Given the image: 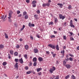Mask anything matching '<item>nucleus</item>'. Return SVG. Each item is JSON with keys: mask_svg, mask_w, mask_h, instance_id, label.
Segmentation results:
<instances>
[{"mask_svg": "<svg viewBox=\"0 0 79 79\" xmlns=\"http://www.w3.org/2000/svg\"><path fill=\"white\" fill-rule=\"evenodd\" d=\"M13 13V11L11 10L9 11V17H8V18L9 19L8 21L9 23H11V21H12L11 19V18L12 17V15Z\"/></svg>", "mask_w": 79, "mask_h": 79, "instance_id": "f257e3e1", "label": "nucleus"}, {"mask_svg": "<svg viewBox=\"0 0 79 79\" xmlns=\"http://www.w3.org/2000/svg\"><path fill=\"white\" fill-rule=\"evenodd\" d=\"M50 3H49V2L46 3H43L42 4V6L43 7H45L46 6H50Z\"/></svg>", "mask_w": 79, "mask_h": 79, "instance_id": "f03ea898", "label": "nucleus"}, {"mask_svg": "<svg viewBox=\"0 0 79 79\" xmlns=\"http://www.w3.org/2000/svg\"><path fill=\"white\" fill-rule=\"evenodd\" d=\"M59 17L60 19H62V20H63L64 18H66V16L65 15L63 16L61 15H59Z\"/></svg>", "mask_w": 79, "mask_h": 79, "instance_id": "7ed1b4c3", "label": "nucleus"}, {"mask_svg": "<svg viewBox=\"0 0 79 79\" xmlns=\"http://www.w3.org/2000/svg\"><path fill=\"white\" fill-rule=\"evenodd\" d=\"M48 46L52 48V49H55V46L54 45L50 44L48 45Z\"/></svg>", "mask_w": 79, "mask_h": 79, "instance_id": "20e7f679", "label": "nucleus"}, {"mask_svg": "<svg viewBox=\"0 0 79 79\" xmlns=\"http://www.w3.org/2000/svg\"><path fill=\"white\" fill-rule=\"evenodd\" d=\"M55 69H56L55 67L53 66L52 68V69H51L49 70V71L50 72V73H53V72L54 71H55Z\"/></svg>", "mask_w": 79, "mask_h": 79, "instance_id": "39448f33", "label": "nucleus"}, {"mask_svg": "<svg viewBox=\"0 0 79 79\" xmlns=\"http://www.w3.org/2000/svg\"><path fill=\"white\" fill-rule=\"evenodd\" d=\"M28 26L29 27H34V26H35V25L33 23H31L29 22L28 23Z\"/></svg>", "mask_w": 79, "mask_h": 79, "instance_id": "423d86ee", "label": "nucleus"}, {"mask_svg": "<svg viewBox=\"0 0 79 79\" xmlns=\"http://www.w3.org/2000/svg\"><path fill=\"white\" fill-rule=\"evenodd\" d=\"M18 63H16L15 66H14V67H15V68H16V70H18V67H19V66H18Z\"/></svg>", "mask_w": 79, "mask_h": 79, "instance_id": "0eeeda50", "label": "nucleus"}, {"mask_svg": "<svg viewBox=\"0 0 79 79\" xmlns=\"http://www.w3.org/2000/svg\"><path fill=\"white\" fill-rule=\"evenodd\" d=\"M60 53H63L62 54L63 56H61V58H63L64 57V50H63L62 51H61L60 52Z\"/></svg>", "mask_w": 79, "mask_h": 79, "instance_id": "6e6552de", "label": "nucleus"}, {"mask_svg": "<svg viewBox=\"0 0 79 79\" xmlns=\"http://www.w3.org/2000/svg\"><path fill=\"white\" fill-rule=\"evenodd\" d=\"M33 52L35 53H37L39 52V50L37 48H35L33 50Z\"/></svg>", "mask_w": 79, "mask_h": 79, "instance_id": "1a4fd4ad", "label": "nucleus"}, {"mask_svg": "<svg viewBox=\"0 0 79 79\" xmlns=\"http://www.w3.org/2000/svg\"><path fill=\"white\" fill-rule=\"evenodd\" d=\"M57 5L60 6L59 7L61 8H62L63 6V4L62 3H58Z\"/></svg>", "mask_w": 79, "mask_h": 79, "instance_id": "9d476101", "label": "nucleus"}, {"mask_svg": "<svg viewBox=\"0 0 79 79\" xmlns=\"http://www.w3.org/2000/svg\"><path fill=\"white\" fill-rule=\"evenodd\" d=\"M66 67L68 69H69L71 68V65H70L69 64H67L66 65Z\"/></svg>", "mask_w": 79, "mask_h": 79, "instance_id": "9b49d317", "label": "nucleus"}, {"mask_svg": "<svg viewBox=\"0 0 79 79\" xmlns=\"http://www.w3.org/2000/svg\"><path fill=\"white\" fill-rule=\"evenodd\" d=\"M19 61L20 63H21L22 64H23V59L21 58V59H19Z\"/></svg>", "mask_w": 79, "mask_h": 79, "instance_id": "f8f14e48", "label": "nucleus"}, {"mask_svg": "<svg viewBox=\"0 0 79 79\" xmlns=\"http://www.w3.org/2000/svg\"><path fill=\"white\" fill-rule=\"evenodd\" d=\"M38 60L39 61H42L43 60V58L41 57H39Z\"/></svg>", "mask_w": 79, "mask_h": 79, "instance_id": "ddd939ff", "label": "nucleus"}, {"mask_svg": "<svg viewBox=\"0 0 79 79\" xmlns=\"http://www.w3.org/2000/svg\"><path fill=\"white\" fill-rule=\"evenodd\" d=\"M4 35H5V37L6 39H8V35L6 33H4Z\"/></svg>", "mask_w": 79, "mask_h": 79, "instance_id": "4468645a", "label": "nucleus"}, {"mask_svg": "<svg viewBox=\"0 0 79 79\" xmlns=\"http://www.w3.org/2000/svg\"><path fill=\"white\" fill-rule=\"evenodd\" d=\"M10 53L11 55H13L14 53V51L13 50H10Z\"/></svg>", "mask_w": 79, "mask_h": 79, "instance_id": "2eb2a0df", "label": "nucleus"}, {"mask_svg": "<svg viewBox=\"0 0 79 79\" xmlns=\"http://www.w3.org/2000/svg\"><path fill=\"white\" fill-rule=\"evenodd\" d=\"M25 48L26 50H28L29 48V46L27 45H26L25 46Z\"/></svg>", "mask_w": 79, "mask_h": 79, "instance_id": "dca6fc26", "label": "nucleus"}, {"mask_svg": "<svg viewBox=\"0 0 79 79\" xmlns=\"http://www.w3.org/2000/svg\"><path fill=\"white\" fill-rule=\"evenodd\" d=\"M33 61L34 62H36L37 61V58L34 57L33 59Z\"/></svg>", "mask_w": 79, "mask_h": 79, "instance_id": "f3484780", "label": "nucleus"}, {"mask_svg": "<svg viewBox=\"0 0 79 79\" xmlns=\"http://www.w3.org/2000/svg\"><path fill=\"white\" fill-rule=\"evenodd\" d=\"M4 48V45L3 44H0V48L2 49V48Z\"/></svg>", "mask_w": 79, "mask_h": 79, "instance_id": "a211bd4d", "label": "nucleus"}, {"mask_svg": "<svg viewBox=\"0 0 79 79\" xmlns=\"http://www.w3.org/2000/svg\"><path fill=\"white\" fill-rule=\"evenodd\" d=\"M56 48L57 50H60V49H59V47L58 46V45H56Z\"/></svg>", "mask_w": 79, "mask_h": 79, "instance_id": "6ab92c4d", "label": "nucleus"}, {"mask_svg": "<svg viewBox=\"0 0 79 79\" xmlns=\"http://www.w3.org/2000/svg\"><path fill=\"white\" fill-rule=\"evenodd\" d=\"M42 69L41 68L37 69V72H39V71H41V70H42Z\"/></svg>", "mask_w": 79, "mask_h": 79, "instance_id": "aec40b11", "label": "nucleus"}, {"mask_svg": "<svg viewBox=\"0 0 79 79\" xmlns=\"http://www.w3.org/2000/svg\"><path fill=\"white\" fill-rule=\"evenodd\" d=\"M69 77H70V75H67L65 77V79H68V78H69Z\"/></svg>", "mask_w": 79, "mask_h": 79, "instance_id": "412c9836", "label": "nucleus"}, {"mask_svg": "<svg viewBox=\"0 0 79 79\" xmlns=\"http://www.w3.org/2000/svg\"><path fill=\"white\" fill-rule=\"evenodd\" d=\"M31 73H32V71H30L27 72H26V74H31Z\"/></svg>", "mask_w": 79, "mask_h": 79, "instance_id": "4be33fe9", "label": "nucleus"}, {"mask_svg": "<svg viewBox=\"0 0 79 79\" xmlns=\"http://www.w3.org/2000/svg\"><path fill=\"white\" fill-rule=\"evenodd\" d=\"M7 64V63H6V62H4L2 63V65H3V66H6Z\"/></svg>", "mask_w": 79, "mask_h": 79, "instance_id": "5701e85b", "label": "nucleus"}, {"mask_svg": "<svg viewBox=\"0 0 79 79\" xmlns=\"http://www.w3.org/2000/svg\"><path fill=\"white\" fill-rule=\"evenodd\" d=\"M28 15H25L24 16V18L25 19H28Z\"/></svg>", "mask_w": 79, "mask_h": 79, "instance_id": "b1692460", "label": "nucleus"}, {"mask_svg": "<svg viewBox=\"0 0 79 79\" xmlns=\"http://www.w3.org/2000/svg\"><path fill=\"white\" fill-rule=\"evenodd\" d=\"M34 17L36 19H39V18H37L38 16L36 15H34Z\"/></svg>", "mask_w": 79, "mask_h": 79, "instance_id": "393cba45", "label": "nucleus"}, {"mask_svg": "<svg viewBox=\"0 0 79 79\" xmlns=\"http://www.w3.org/2000/svg\"><path fill=\"white\" fill-rule=\"evenodd\" d=\"M49 25H53V22H51L48 23Z\"/></svg>", "mask_w": 79, "mask_h": 79, "instance_id": "a878e982", "label": "nucleus"}, {"mask_svg": "<svg viewBox=\"0 0 79 79\" xmlns=\"http://www.w3.org/2000/svg\"><path fill=\"white\" fill-rule=\"evenodd\" d=\"M24 57L25 59H27V54H25L24 55Z\"/></svg>", "mask_w": 79, "mask_h": 79, "instance_id": "bb28decb", "label": "nucleus"}, {"mask_svg": "<svg viewBox=\"0 0 79 79\" xmlns=\"http://www.w3.org/2000/svg\"><path fill=\"white\" fill-rule=\"evenodd\" d=\"M14 55H15V56H18V53L17 52H14Z\"/></svg>", "mask_w": 79, "mask_h": 79, "instance_id": "cd10ccee", "label": "nucleus"}, {"mask_svg": "<svg viewBox=\"0 0 79 79\" xmlns=\"http://www.w3.org/2000/svg\"><path fill=\"white\" fill-rule=\"evenodd\" d=\"M54 21L55 23H56L58 22V19H57V18H55Z\"/></svg>", "mask_w": 79, "mask_h": 79, "instance_id": "c85d7f7f", "label": "nucleus"}, {"mask_svg": "<svg viewBox=\"0 0 79 79\" xmlns=\"http://www.w3.org/2000/svg\"><path fill=\"white\" fill-rule=\"evenodd\" d=\"M72 8V6H71V5H69L68 6V9H69V10H71Z\"/></svg>", "mask_w": 79, "mask_h": 79, "instance_id": "c756f323", "label": "nucleus"}, {"mask_svg": "<svg viewBox=\"0 0 79 79\" xmlns=\"http://www.w3.org/2000/svg\"><path fill=\"white\" fill-rule=\"evenodd\" d=\"M24 28H25V25H23V27L21 29V31H23L24 29Z\"/></svg>", "mask_w": 79, "mask_h": 79, "instance_id": "7c9ffc66", "label": "nucleus"}, {"mask_svg": "<svg viewBox=\"0 0 79 79\" xmlns=\"http://www.w3.org/2000/svg\"><path fill=\"white\" fill-rule=\"evenodd\" d=\"M15 61L16 62V63H17V62H19V59H15Z\"/></svg>", "mask_w": 79, "mask_h": 79, "instance_id": "2f4dec72", "label": "nucleus"}, {"mask_svg": "<svg viewBox=\"0 0 79 79\" xmlns=\"http://www.w3.org/2000/svg\"><path fill=\"white\" fill-rule=\"evenodd\" d=\"M37 65V62H35L33 64V66H35Z\"/></svg>", "mask_w": 79, "mask_h": 79, "instance_id": "473e14b6", "label": "nucleus"}, {"mask_svg": "<svg viewBox=\"0 0 79 79\" xmlns=\"http://www.w3.org/2000/svg\"><path fill=\"white\" fill-rule=\"evenodd\" d=\"M36 3V1L35 0L33 1L32 2V4H35Z\"/></svg>", "mask_w": 79, "mask_h": 79, "instance_id": "72a5a7b5", "label": "nucleus"}, {"mask_svg": "<svg viewBox=\"0 0 79 79\" xmlns=\"http://www.w3.org/2000/svg\"><path fill=\"white\" fill-rule=\"evenodd\" d=\"M71 77L73 79H76V77L73 75H72Z\"/></svg>", "mask_w": 79, "mask_h": 79, "instance_id": "f704fd0d", "label": "nucleus"}, {"mask_svg": "<svg viewBox=\"0 0 79 79\" xmlns=\"http://www.w3.org/2000/svg\"><path fill=\"white\" fill-rule=\"evenodd\" d=\"M73 24V20H71L70 22V25H71Z\"/></svg>", "mask_w": 79, "mask_h": 79, "instance_id": "c9c22d12", "label": "nucleus"}, {"mask_svg": "<svg viewBox=\"0 0 79 79\" xmlns=\"http://www.w3.org/2000/svg\"><path fill=\"white\" fill-rule=\"evenodd\" d=\"M70 25V26L71 27H73V28H74V27H75L74 26V25H73V24Z\"/></svg>", "mask_w": 79, "mask_h": 79, "instance_id": "e433bc0d", "label": "nucleus"}, {"mask_svg": "<svg viewBox=\"0 0 79 79\" xmlns=\"http://www.w3.org/2000/svg\"><path fill=\"white\" fill-rule=\"evenodd\" d=\"M23 15L24 16H25V15H27V12H23Z\"/></svg>", "mask_w": 79, "mask_h": 79, "instance_id": "4c0bfd02", "label": "nucleus"}, {"mask_svg": "<svg viewBox=\"0 0 79 79\" xmlns=\"http://www.w3.org/2000/svg\"><path fill=\"white\" fill-rule=\"evenodd\" d=\"M73 59L72 58V57H70L69 58V60H70V61H73Z\"/></svg>", "mask_w": 79, "mask_h": 79, "instance_id": "58836bf2", "label": "nucleus"}, {"mask_svg": "<svg viewBox=\"0 0 79 79\" xmlns=\"http://www.w3.org/2000/svg\"><path fill=\"white\" fill-rule=\"evenodd\" d=\"M21 13V12H20V11L18 10L17 11V15H19V13Z\"/></svg>", "mask_w": 79, "mask_h": 79, "instance_id": "ea45409f", "label": "nucleus"}, {"mask_svg": "<svg viewBox=\"0 0 79 79\" xmlns=\"http://www.w3.org/2000/svg\"><path fill=\"white\" fill-rule=\"evenodd\" d=\"M25 69L26 70H27L29 69V67H27V66H26L25 68Z\"/></svg>", "mask_w": 79, "mask_h": 79, "instance_id": "a19ab883", "label": "nucleus"}, {"mask_svg": "<svg viewBox=\"0 0 79 79\" xmlns=\"http://www.w3.org/2000/svg\"><path fill=\"white\" fill-rule=\"evenodd\" d=\"M8 58H9V59H10V58H11V56L10 54H8Z\"/></svg>", "mask_w": 79, "mask_h": 79, "instance_id": "79ce46f5", "label": "nucleus"}, {"mask_svg": "<svg viewBox=\"0 0 79 79\" xmlns=\"http://www.w3.org/2000/svg\"><path fill=\"white\" fill-rule=\"evenodd\" d=\"M51 38L52 39V38H55V36L54 35H52L51 36Z\"/></svg>", "mask_w": 79, "mask_h": 79, "instance_id": "37998d69", "label": "nucleus"}, {"mask_svg": "<svg viewBox=\"0 0 79 79\" xmlns=\"http://www.w3.org/2000/svg\"><path fill=\"white\" fill-rule=\"evenodd\" d=\"M69 56H71V57H74V55H73L72 54H69Z\"/></svg>", "mask_w": 79, "mask_h": 79, "instance_id": "c03bdc74", "label": "nucleus"}, {"mask_svg": "<svg viewBox=\"0 0 79 79\" xmlns=\"http://www.w3.org/2000/svg\"><path fill=\"white\" fill-rule=\"evenodd\" d=\"M70 40H74V38L72 37L70 38Z\"/></svg>", "mask_w": 79, "mask_h": 79, "instance_id": "a18cd8bd", "label": "nucleus"}, {"mask_svg": "<svg viewBox=\"0 0 79 79\" xmlns=\"http://www.w3.org/2000/svg\"><path fill=\"white\" fill-rule=\"evenodd\" d=\"M36 13H38V14H39L40 13V10H38L36 11Z\"/></svg>", "mask_w": 79, "mask_h": 79, "instance_id": "49530a36", "label": "nucleus"}, {"mask_svg": "<svg viewBox=\"0 0 79 79\" xmlns=\"http://www.w3.org/2000/svg\"><path fill=\"white\" fill-rule=\"evenodd\" d=\"M16 47L17 48H19V45H18V44H17L16 46Z\"/></svg>", "mask_w": 79, "mask_h": 79, "instance_id": "de8ad7c7", "label": "nucleus"}, {"mask_svg": "<svg viewBox=\"0 0 79 79\" xmlns=\"http://www.w3.org/2000/svg\"><path fill=\"white\" fill-rule=\"evenodd\" d=\"M38 74L39 76H40V75L42 74V72H40V73H38Z\"/></svg>", "mask_w": 79, "mask_h": 79, "instance_id": "09e8293b", "label": "nucleus"}, {"mask_svg": "<svg viewBox=\"0 0 79 79\" xmlns=\"http://www.w3.org/2000/svg\"><path fill=\"white\" fill-rule=\"evenodd\" d=\"M6 15H5V18H4V19L2 20V22H4V21H5V18H6Z\"/></svg>", "mask_w": 79, "mask_h": 79, "instance_id": "8fccbe9b", "label": "nucleus"}, {"mask_svg": "<svg viewBox=\"0 0 79 79\" xmlns=\"http://www.w3.org/2000/svg\"><path fill=\"white\" fill-rule=\"evenodd\" d=\"M32 6L34 8H35V7H36V4L32 5Z\"/></svg>", "mask_w": 79, "mask_h": 79, "instance_id": "3c124183", "label": "nucleus"}, {"mask_svg": "<svg viewBox=\"0 0 79 79\" xmlns=\"http://www.w3.org/2000/svg\"><path fill=\"white\" fill-rule=\"evenodd\" d=\"M26 2L27 3H29V2H30V1H29V0H27Z\"/></svg>", "mask_w": 79, "mask_h": 79, "instance_id": "603ef678", "label": "nucleus"}, {"mask_svg": "<svg viewBox=\"0 0 79 79\" xmlns=\"http://www.w3.org/2000/svg\"><path fill=\"white\" fill-rule=\"evenodd\" d=\"M63 38L64 40H66V36H64Z\"/></svg>", "mask_w": 79, "mask_h": 79, "instance_id": "864d4df0", "label": "nucleus"}, {"mask_svg": "<svg viewBox=\"0 0 79 79\" xmlns=\"http://www.w3.org/2000/svg\"><path fill=\"white\" fill-rule=\"evenodd\" d=\"M66 24H67V23L66 22H65L64 23V26H66Z\"/></svg>", "mask_w": 79, "mask_h": 79, "instance_id": "5fc2aeb1", "label": "nucleus"}, {"mask_svg": "<svg viewBox=\"0 0 79 79\" xmlns=\"http://www.w3.org/2000/svg\"><path fill=\"white\" fill-rule=\"evenodd\" d=\"M52 56L53 57V58H55V56H56V54H53Z\"/></svg>", "mask_w": 79, "mask_h": 79, "instance_id": "6e6d98bb", "label": "nucleus"}, {"mask_svg": "<svg viewBox=\"0 0 79 79\" xmlns=\"http://www.w3.org/2000/svg\"><path fill=\"white\" fill-rule=\"evenodd\" d=\"M30 39H31V40H33L34 38L33 37H32V36H30Z\"/></svg>", "mask_w": 79, "mask_h": 79, "instance_id": "4d7b16f0", "label": "nucleus"}, {"mask_svg": "<svg viewBox=\"0 0 79 79\" xmlns=\"http://www.w3.org/2000/svg\"><path fill=\"white\" fill-rule=\"evenodd\" d=\"M22 16V15L21 14H19L18 15V17H21Z\"/></svg>", "mask_w": 79, "mask_h": 79, "instance_id": "13d9d810", "label": "nucleus"}, {"mask_svg": "<svg viewBox=\"0 0 79 79\" xmlns=\"http://www.w3.org/2000/svg\"><path fill=\"white\" fill-rule=\"evenodd\" d=\"M50 53V52L49 51H46V54H49V53Z\"/></svg>", "mask_w": 79, "mask_h": 79, "instance_id": "bf43d9fd", "label": "nucleus"}, {"mask_svg": "<svg viewBox=\"0 0 79 79\" xmlns=\"http://www.w3.org/2000/svg\"><path fill=\"white\" fill-rule=\"evenodd\" d=\"M63 64H64H64H66V61L64 60L63 61Z\"/></svg>", "mask_w": 79, "mask_h": 79, "instance_id": "052dcab7", "label": "nucleus"}, {"mask_svg": "<svg viewBox=\"0 0 79 79\" xmlns=\"http://www.w3.org/2000/svg\"><path fill=\"white\" fill-rule=\"evenodd\" d=\"M69 34H71V35H73V33L72 32H69Z\"/></svg>", "mask_w": 79, "mask_h": 79, "instance_id": "680f3d73", "label": "nucleus"}, {"mask_svg": "<svg viewBox=\"0 0 79 79\" xmlns=\"http://www.w3.org/2000/svg\"><path fill=\"white\" fill-rule=\"evenodd\" d=\"M19 40L20 41V42H22V41H23V39H22V38H20L19 39Z\"/></svg>", "mask_w": 79, "mask_h": 79, "instance_id": "e2e57ef3", "label": "nucleus"}, {"mask_svg": "<svg viewBox=\"0 0 79 79\" xmlns=\"http://www.w3.org/2000/svg\"><path fill=\"white\" fill-rule=\"evenodd\" d=\"M32 63H30V66H32Z\"/></svg>", "mask_w": 79, "mask_h": 79, "instance_id": "0e129e2a", "label": "nucleus"}, {"mask_svg": "<svg viewBox=\"0 0 79 79\" xmlns=\"http://www.w3.org/2000/svg\"><path fill=\"white\" fill-rule=\"evenodd\" d=\"M54 34H57V31H54Z\"/></svg>", "mask_w": 79, "mask_h": 79, "instance_id": "69168bd1", "label": "nucleus"}, {"mask_svg": "<svg viewBox=\"0 0 79 79\" xmlns=\"http://www.w3.org/2000/svg\"><path fill=\"white\" fill-rule=\"evenodd\" d=\"M67 61H69V58H67V59H66Z\"/></svg>", "mask_w": 79, "mask_h": 79, "instance_id": "338daca9", "label": "nucleus"}, {"mask_svg": "<svg viewBox=\"0 0 79 79\" xmlns=\"http://www.w3.org/2000/svg\"><path fill=\"white\" fill-rule=\"evenodd\" d=\"M77 50H79V46H78V47H77Z\"/></svg>", "mask_w": 79, "mask_h": 79, "instance_id": "774afa93", "label": "nucleus"}]
</instances>
